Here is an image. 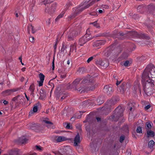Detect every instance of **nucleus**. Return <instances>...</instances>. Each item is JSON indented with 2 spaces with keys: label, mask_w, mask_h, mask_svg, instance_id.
<instances>
[{
  "label": "nucleus",
  "mask_w": 155,
  "mask_h": 155,
  "mask_svg": "<svg viewBox=\"0 0 155 155\" xmlns=\"http://www.w3.org/2000/svg\"><path fill=\"white\" fill-rule=\"evenodd\" d=\"M142 79L146 81L143 84V89L148 95L152 93L154 83L155 81V68L153 66H148L143 72Z\"/></svg>",
  "instance_id": "nucleus-1"
},
{
  "label": "nucleus",
  "mask_w": 155,
  "mask_h": 155,
  "mask_svg": "<svg viewBox=\"0 0 155 155\" xmlns=\"http://www.w3.org/2000/svg\"><path fill=\"white\" fill-rule=\"evenodd\" d=\"M100 0H86L83 4L81 7L77 8V11L80 10L82 11L84 9L89 8L94 3L95 1H99Z\"/></svg>",
  "instance_id": "nucleus-2"
},
{
  "label": "nucleus",
  "mask_w": 155,
  "mask_h": 155,
  "mask_svg": "<svg viewBox=\"0 0 155 155\" xmlns=\"http://www.w3.org/2000/svg\"><path fill=\"white\" fill-rule=\"evenodd\" d=\"M88 36V34H86L79 39V44L80 46H83L84 44L91 39V38Z\"/></svg>",
  "instance_id": "nucleus-3"
},
{
  "label": "nucleus",
  "mask_w": 155,
  "mask_h": 155,
  "mask_svg": "<svg viewBox=\"0 0 155 155\" xmlns=\"http://www.w3.org/2000/svg\"><path fill=\"white\" fill-rule=\"evenodd\" d=\"M57 6V4L56 3H54L51 5L50 7H47L45 9V12L46 13H51L55 11Z\"/></svg>",
  "instance_id": "nucleus-4"
},
{
  "label": "nucleus",
  "mask_w": 155,
  "mask_h": 155,
  "mask_svg": "<svg viewBox=\"0 0 155 155\" xmlns=\"http://www.w3.org/2000/svg\"><path fill=\"white\" fill-rule=\"evenodd\" d=\"M96 64L98 65L103 66L104 68H106L108 65V63L106 60H97L96 61Z\"/></svg>",
  "instance_id": "nucleus-5"
},
{
  "label": "nucleus",
  "mask_w": 155,
  "mask_h": 155,
  "mask_svg": "<svg viewBox=\"0 0 155 155\" xmlns=\"http://www.w3.org/2000/svg\"><path fill=\"white\" fill-rule=\"evenodd\" d=\"M74 145L75 146L77 147L79 145L81 141L79 135L78 134L75 137L74 140Z\"/></svg>",
  "instance_id": "nucleus-6"
},
{
  "label": "nucleus",
  "mask_w": 155,
  "mask_h": 155,
  "mask_svg": "<svg viewBox=\"0 0 155 155\" xmlns=\"http://www.w3.org/2000/svg\"><path fill=\"white\" fill-rule=\"evenodd\" d=\"M105 43V41H97L94 42L93 45L94 47H98L104 45Z\"/></svg>",
  "instance_id": "nucleus-7"
},
{
  "label": "nucleus",
  "mask_w": 155,
  "mask_h": 155,
  "mask_svg": "<svg viewBox=\"0 0 155 155\" xmlns=\"http://www.w3.org/2000/svg\"><path fill=\"white\" fill-rule=\"evenodd\" d=\"M38 76L40 79V81L38 82L39 85V86H41L43 85L45 79V76L42 73H40L38 75Z\"/></svg>",
  "instance_id": "nucleus-8"
},
{
  "label": "nucleus",
  "mask_w": 155,
  "mask_h": 155,
  "mask_svg": "<svg viewBox=\"0 0 155 155\" xmlns=\"http://www.w3.org/2000/svg\"><path fill=\"white\" fill-rule=\"evenodd\" d=\"M69 140L63 136H59L57 139L56 140L58 142H61L64 141Z\"/></svg>",
  "instance_id": "nucleus-9"
},
{
  "label": "nucleus",
  "mask_w": 155,
  "mask_h": 155,
  "mask_svg": "<svg viewBox=\"0 0 155 155\" xmlns=\"http://www.w3.org/2000/svg\"><path fill=\"white\" fill-rule=\"evenodd\" d=\"M155 135V133L154 132L151 130L147 131V137H153Z\"/></svg>",
  "instance_id": "nucleus-10"
},
{
  "label": "nucleus",
  "mask_w": 155,
  "mask_h": 155,
  "mask_svg": "<svg viewBox=\"0 0 155 155\" xmlns=\"http://www.w3.org/2000/svg\"><path fill=\"white\" fill-rule=\"evenodd\" d=\"M28 31L29 33L31 31V33H34L35 32V30L33 26L31 25H29L28 28Z\"/></svg>",
  "instance_id": "nucleus-11"
},
{
  "label": "nucleus",
  "mask_w": 155,
  "mask_h": 155,
  "mask_svg": "<svg viewBox=\"0 0 155 155\" xmlns=\"http://www.w3.org/2000/svg\"><path fill=\"white\" fill-rule=\"evenodd\" d=\"M38 110V106L37 105L35 106L33 108V110H31L29 113V115H31L34 113H35Z\"/></svg>",
  "instance_id": "nucleus-12"
},
{
  "label": "nucleus",
  "mask_w": 155,
  "mask_h": 155,
  "mask_svg": "<svg viewBox=\"0 0 155 155\" xmlns=\"http://www.w3.org/2000/svg\"><path fill=\"white\" fill-rule=\"evenodd\" d=\"M112 90V88L108 86H105L104 89V91L107 94L109 93V91H111Z\"/></svg>",
  "instance_id": "nucleus-13"
},
{
  "label": "nucleus",
  "mask_w": 155,
  "mask_h": 155,
  "mask_svg": "<svg viewBox=\"0 0 155 155\" xmlns=\"http://www.w3.org/2000/svg\"><path fill=\"white\" fill-rule=\"evenodd\" d=\"M13 92V91L12 90H8L3 91L2 94L5 95H8L11 94Z\"/></svg>",
  "instance_id": "nucleus-14"
},
{
  "label": "nucleus",
  "mask_w": 155,
  "mask_h": 155,
  "mask_svg": "<svg viewBox=\"0 0 155 155\" xmlns=\"http://www.w3.org/2000/svg\"><path fill=\"white\" fill-rule=\"evenodd\" d=\"M146 126L145 127L146 129L147 130L150 129L152 127L150 121H148L146 123Z\"/></svg>",
  "instance_id": "nucleus-15"
},
{
  "label": "nucleus",
  "mask_w": 155,
  "mask_h": 155,
  "mask_svg": "<svg viewBox=\"0 0 155 155\" xmlns=\"http://www.w3.org/2000/svg\"><path fill=\"white\" fill-rule=\"evenodd\" d=\"M43 123H44L48 125H46L48 127V126H50L52 125V123L51 122H50L47 120H43Z\"/></svg>",
  "instance_id": "nucleus-16"
},
{
  "label": "nucleus",
  "mask_w": 155,
  "mask_h": 155,
  "mask_svg": "<svg viewBox=\"0 0 155 155\" xmlns=\"http://www.w3.org/2000/svg\"><path fill=\"white\" fill-rule=\"evenodd\" d=\"M74 51L75 52H76V44L75 43L74 45L71 46L70 49L71 52H73Z\"/></svg>",
  "instance_id": "nucleus-17"
},
{
  "label": "nucleus",
  "mask_w": 155,
  "mask_h": 155,
  "mask_svg": "<svg viewBox=\"0 0 155 155\" xmlns=\"http://www.w3.org/2000/svg\"><path fill=\"white\" fill-rule=\"evenodd\" d=\"M64 14V12H61L60 15H59L56 18L55 20L56 21H57L60 18H62Z\"/></svg>",
  "instance_id": "nucleus-18"
},
{
  "label": "nucleus",
  "mask_w": 155,
  "mask_h": 155,
  "mask_svg": "<svg viewBox=\"0 0 155 155\" xmlns=\"http://www.w3.org/2000/svg\"><path fill=\"white\" fill-rule=\"evenodd\" d=\"M155 144L153 140H151L149 141L148 143V147H150L151 148L153 147V146Z\"/></svg>",
  "instance_id": "nucleus-19"
},
{
  "label": "nucleus",
  "mask_w": 155,
  "mask_h": 155,
  "mask_svg": "<svg viewBox=\"0 0 155 155\" xmlns=\"http://www.w3.org/2000/svg\"><path fill=\"white\" fill-rule=\"evenodd\" d=\"M36 149L38 151H41L43 150V148L40 146L36 145L35 146Z\"/></svg>",
  "instance_id": "nucleus-20"
},
{
  "label": "nucleus",
  "mask_w": 155,
  "mask_h": 155,
  "mask_svg": "<svg viewBox=\"0 0 155 155\" xmlns=\"http://www.w3.org/2000/svg\"><path fill=\"white\" fill-rule=\"evenodd\" d=\"M42 2L44 3L45 5L47 4H48L51 2L52 0H41Z\"/></svg>",
  "instance_id": "nucleus-21"
},
{
  "label": "nucleus",
  "mask_w": 155,
  "mask_h": 155,
  "mask_svg": "<svg viewBox=\"0 0 155 155\" xmlns=\"http://www.w3.org/2000/svg\"><path fill=\"white\" fill-rule=\"evenodd\" d=\"M22 97H21L20 96H18L17 97H14V98L12 99V100L13 101H15L17 100H18V99H22Z\"/></svg>",
  "instance_id": "nucleus-22"
},
{
  "label": "nucleus",
  "mask_w": 155,
  "mask_h": 155,
  "mask_svg": "<svg viewBox=\"0 0 155 155\" xmlns=\"http://www.w3.org/2000/svg\"><path fill=\"white\" fill-rule=\"evenodd\" d=\"M68 38L69 40H72L74 37V36H71V34L70 33H69L68 34Z\"/></svg>",
  "instance_id": "nucleus-23"
},
{
  "label": "nucleus",
  "mask_w": 155,
  "mask_h": 155,
  "mask_svg": "<svg viewBox=\"0 0 155 155\" xmlns=\"http://www.w3.org/2000/svg\"><path fill=\"white\" fill-rule=\"evenodd\" d=\"M64 125L65 127L68 129H70L71 128V126L70 124L68 123H65L64 124Z\"/></svg>",
  "instance_id": "nucleus-24"
},
{
  "label": "nucleus",
  "mask_w": 155,
  "mask_h": 155,
  "mask_svg": "<svg viewBox=\"0 0 155 155\" xmlns=\"http://www.w3.org/2000/svg\"><path fill=\"white\" fill-rule=\"evenodd\" d=\"M137 132L138 133H141L142 132L141 127H138L137 129Z\"/></svg>",
  "instance_id": "nucleus-25"
},
{
  "label": "nucleus",
  "mask_w": 155,
  "mask_h": 155,
  "mask_svg": "<svg viewBox=\"0 0 155 155\" xmlns=\"http://www.w3.org/2000/svg\"><path fill=\"white\" fill-rule=\"evenodd\" d=\"M61 78H64L66 77V74L65 73H61L60 74Z\"/></svg>",
  "instance_id": "nucleus-26"
},
{
  "label": "nucleus",
  "mask_w": 155,
  "mask_h": 155,
  "mask_svg": "<svg viewBox=\"0 0 155 155\" xmlns=\"http://www.w3.org/2000/svg\"><path fill=\"white\" fill-rule=\"evenodd\" d=\"M124 65L126 67L130 65V62L128 61H126L124 63Z\"/></svg>",
  "instance_id": "nucleus-27"
},
{
  "label": "nucleus",
  "mask_w": 155,
  "mask_h": 155,
  "mask_svg": "<svg viewBox=\"0 0 155 155\" xmlns=\"http://www.w3.org/2000/svg\"><path fill=\"white\" fill-rule=\"evenodd\" d=\"M29 90L31 91V92H33L34 91V86L33 85H31L29 87Z\"/></svg>",
  "instance_id": "nucleus-28"
},
{
  "label": "nucleus",
  "mask_w": 155,
  "mask_h": 155,
  "mask_svg": "<svg viewBox=\"0 0 155 155\" xmlns=\"http://www.w3.org/2000/svg\"><path fill=\"white\" fill-rule=\"evenodd\" d=\"M92 24L94 26L96 27L97 28H98L99 27V25L97 24V22H94L92 23Z\"/></svg>",
  "instance_id": "nucleus-29"
},
{
  "label": "nucleus",
  "mask_w": 155,
  "mask_h": 155,
  "mask_svg": "<svg viewBox=\"0 0 155 155\" xmlns=\"http://www.w3.org/2000/svg\"><path fill=\"white\" fill-rule=\"evenodd\" d=\"M29 40L30 41L32 42V43H34V37H30L29 38Z\"/></svg>",
  "instance_id": "nucleus-30"
},
{
  "label": "nucleus",
  "mask_w": 155,
  "mask_h": 155,
  "mask_svg": "<svg viewBox=\"0 0 155 155\" xmlns=\"http://www.w3.org/2000/svg\"><path fill=\"white\" fill-rule=\"evenodd\" d=\"M124 139V137L123 136H121L120 138V141L121 143L123 142V140Z\"/></svg>",
  "instance_id": "nucleus-31"
},
{
  "label": "nucleus",
  "mask_w": 155,
  "mask_h": 155,
  "mask_svg": "<svg viewBox=\"0 0 155 155\" xmlns=\"http://www.w3.org/2000/svg\"><path fill=\"white\" fill-rule=\"evenodd\" d=\"M93 59V57H90L87 60V62L88 63H89L90 61H91Z\"/></svg>",
  "instance_id": "nucleus-32"
},
{
  "label": "nucleus",
  "mask_w": 155,
  "mask_h": 155,
  "mask_svg": "<svg viewBox=\"0 0 155 155\" xmlns=\"http://www.w3.org/2000/svg\"><path fill=\"white\" fill-rule=\"evenodd\" d=\"M66 48V47L65 46H64V45H63L61 49V52H64Z\"/></svg>",
  "instance_id": "nucleus-33"
},
{
  "label": "nucleus",
  "mask_w": 155,
  "mask_h": 155,
  "mask_svg": "<svg viewBox=\"0 0 155 155\" xmlns=\"http://www.w3.org/2000/svg\"><path fill=\"white\" fill-rule=\"evenodd\" d=\"M150 107V105H148L145 107V109L146 110H148L149 109Z\"/></svg>",
  "instance_id": "nucleus-34"
},
{
  "label": "nucleus",
  "mask_w": 155,
  "mask_h": 155,
  "mask_svg": "<svg viewBox=\"0 0 155 155\" xmlns=\"http://www.w3.org/2000/svg\"><path fill=\"white\" fill-rule=\"evenodd\" d=\"M104 11V9L103 10H101V9H98V10L97 11V12H98L100 14L102 13L103 12V11Z\"/></svg>",
  "instance_id": "nucleus-35"
},
{
  "label": "nucleus",
  "mask_w": 155,
  "mask_h": 155,
  "mask_svg": "<svg viewBox=\"0 0 155 155\" xmlns=\"http://www.w3.org/2000/svg\"><path fill=\"white\" fill-rule=\"evenodd\" d=\"M71 34V36H74V37L76 36V35L75 31H73L71 32H70Z\"/></svg>",
  "instance_id": "nucleus-36"
},
{
  "label": "nucleus",
  "mask_w": 155,
  "mask_h": 155,
  "mask_svg": "<svg viewBox=\"0 0 155 155\" xmlns=\"http://www.w3.org/2000/svg\"><path fill=\"white\" fill-rule=\"evenodd\" d=\"M51 23V20L50 19H48L46 21V23L47 25H49Z\"/></svg>",
  "instance_id": "nucleus-37"
},
{
  "label": "nucleus",
  "mask_w": 155,
  "mask_h": 155,
  "mask_svg": "<svg viewBox=\"0 0 155 155\" xmlns=\"http://www.w3.org/2000/svg\"><path fill=\"white\" fill-rule=\"evenodd\" d=\"M102 7H103V8H106V9H108L109 8L108 6V5H103L102 6Z\"/></svg>",
  "instance_id": "nucleus-38"
},
{
  "label": "nucleus",
  "mask_w": 155,
  "mask_h": 155,
  "mask_svg": "<svg viewBox=\"0 0 155 155\" xmlns=\"http://www.w3.org/2000/svg\"><path fill=\"white\" fill-rule=\"evenodd\" d=\"M54 60H53L52 62V70H54Z\"/></svg>",
  "instance_id": "nucleus-39"
},
{
  "label": "nucleus",
  "mask_w": 155,
  "mask_h": 155,
  "mask_svg": "<svg viewBox=\"0 0 155 155\" xmlns=\"http://www.w3.org/2000/svg\"><path fill=\"white\" fill-rule=\"evenodd\" d=\"M78 80H76L74 81L73 84H75L77 83H78Z\"/></svg>",
  "instance_id": "nucleus-40"
},
{
  "label": "nucleus",
  "mask_w": 155,
  "mask_h": 155,
  "mask_svg": "<svg viewBox=\"0 0 155 155\" xmlns=\"http://www.w3.org/2000/svg\"><path fill=\"white\" fill-rule=\"evenodd\" d=\"M3 103L5 105H6L8 103V102L6 101H4Z\"/></svg>",
  "instance_id": "nucleus-41"
},
{
  "label": "nucleus",
  "mask_w": 155,
  "mask_h": 155,
  "mask_svg": "<svg viewBox=\"0 0 155 155\" xmlns=\"http://www.w3.org/2000/svg\"><path fill=\"white\" fill-rule=\"evenodd\" d=\"M120 82H121V81H117V82L116 83L117 85H118L119 84H120Z\"/></svg>",
  "instance_id": "nucleus-42"
},
{
  "label": "nucleus",
  "mask_w": 155,
  "mask_h": 155,
  "mask_svg": "<svg viewBox=\"0 0 155 155\" xmlns=\"http://www.w3.org/2000/svg\"><path fill=\"white\" fill-rule=\"evenodd\" d=\"M25 68H23L21 69V71H25Z\"/></svg>",
  "instance_id": "nucleus-43"
},
{
  "label": "nucleus",
  "mask_w": 155,
  "mask_h": 155,
  "mask_svg": "<svg viewBox=\"0 0 155 155\" xmlns=\"http://www.w3.org/2000/svg\"><path fill=\"white\" fill-rule=\"evenodd\" d=\"M25 96L26 97V98L27 99V100L28 101L29 100V98L27 96L25 93Z\"/></svg>",
  "instance_id": "nucleus-44"
},
{
  "label": "nucleus",
  "mask_w": 155,
  "mask_h": 155,
  "mask_svg": "<svg viewBox=\"0 0 155 155\" xmlns=\"http://www.w3.org/2000/svg\"><path fill=\"white\" fill-rule=\"evenodd\" d=\"M97 121H99L101 119L99 117H97Z\"/></svg>",
  "instance_id": "nucleus-45"
},
{
  "label": "nucleus",
  "mask_w": 155,
  "mask_h": 155,
  "mask_svg": "<svg viewBox=\"0 0 155 155\" xmlns=\"http://www.w3.org/2000/svg\"><path fill=\"white\" fill-rule=\"evenodd\" d=\"M70 61L69 60H68L67 62V64H68V65L69 64H70Z\"/></svg>",
  "instance_id": "nucleus-46"
},
{
  "label": "nucleus",
  "mask_w": 155,
  "mask_h": 155,
  "mask_svg": "<svg viewBox=\"0 0 155 155\" xmlns=\"http://www.w3.org/2000/svg\"><path fill=\"white\" fill-rule=\"evenodd\" d=\"M19 59L20 60V61L21 62V61H22V58H21V57H20L19 58Z\"/></svg>",
  "instance_id": "nucleus-47"
},
{
  "label": "nucleus",
  "mask_w": 155,
  "mask_h": 155,
  "mask_svg": "<svg viewBox=\"0 0 155 155\" xmlns=\"http://www.w3.org/2000/svg\"><path fill=\"white\" fill-rule=\"evenodd\" d=\"M56 47H57V44H55V45H54V49H56Z\"/></svg>",
  "instance_id": "nucleus-48"
},
{
  "label": "nucleus",
  "mask_w": 155,
  "mask_h": 155,
  "mask_svg": "<svg viewBox=\"0 0 155 155\" xmlns=\"http://www.w3.org/2000/svg\"><path fill=\"white\" fill-rule=\"evenodd\" d=\"M44 94H41L40 95L41 97V96L44 97Z\"/></svg>",
  "instance_id": "nucleus-49"
},
{
  "label": "nucleus",
  "mask_w": 155,
  "mask_h": 155,
  "mask_svg": "<svg viewBox=\"0 0 155 155\" xmlns=\"http://www.w3.org/2000/svg\"><path fill=\"white\" fill-rule=\"evenodd\" d=\"M130 111H131L132 110V107H130Z\"/></svg>",
  "instance_id": "nucleus-50"
},
{
  "label": "nucleus",
  "mask_w": 155,
  "mask_h": 155,
  "mask_svg": "<svg viewBox=\"0 0 155 155\" xmlns=\"http://www.w3.org/2000/svg\"><path fill=\"white\" fill-rule=\"evenodd\" d=\"M34 6V4H33V5H31L30 6L31 7H33Z\"/></svg>",
  "instance_id": "nucleus-51"
},
{
  "label": "nucleus",
  "mask_w": 155,
  "mask_h": 155,
  "mask_svg": "<svg viewBox=\"0 0 155 155\" xmlns=\"http://www.w3.org/2000/svg\"><path fill=\"white\" fill-rule=\"evenodd\" d=\"M16 17H18V14L17 13L16 14Z\"/></svg>",
  "instance_id": "nucleus-52"
},
{
  "label": "nucleus",
  "mask_w": 155,
  "mask_h": 155,
  "mask_svg": "<svg viewBox=\"0 0 155 155\" xmlns=\"http://www.w3.org/2000/svg\"><path fill=\"white\" fill-rule=\"evenodd\" d=\"M138 87H139V85H138V84L137 85V88Z\"/></svg>",
  "instance_id": "nucleus-53"
},
{
  "label": "nucleus",
  "mask_w": 155,
  "mask_h": 155,
  "mask_svg": "<svg viewBox=\"0 0 155 155\" xmlns=\"http://www.w3.org/2000/svg\"><path fill=\"white\" fill-rule=\"evenodd\" d=\"M130 154H131V153H130V152L129 153H128V155H130Z\"/></svg>",
  "instance_id": "nucleus-54"
},
{
  "label": "nucleus",
  "mask_w": 155,
  "mask_h": 155,
  "mask_svg": "<svg viewBox=\"0 0 155 155\" xmlns=\"http://www.w3.org/2000/svg\"><path fill=\"white\" fill-rule=\"evenodd\" d=\"M130 150H127V152H130Z\"/></svg>",
  "instance_id": "nucleus-55"
},
{
  "label": "nucleus",
  "mask_w": 155,
  "mask_h": 155,
  "mask_svg": "<svg viewBox=\"0 0 155 155\" xmlns=\"http://www.w3.org/2000/svg\"><path fill=\"white\" fill-rule=\"evenodd\" d=\"M25 142V141L24 142H22V143H24Z\"/></svg>",
  "instance_id": "nucleus-56"
},
{
  "label": "nucleus",
  "mask_w": 155,
  "mask_h": 155,
  "mask_svg": "<svg viewBox=\"0 0 155 155\" xmlns=\"http://www.w3.org/2000/svg\"><path fill=\"white\" fill-rule=\"evenodd\" d=\"M2 114V113L0 111V114Z\"/></svg>",
  "instance_id": "nucleus-57"
},
{
  "label": "nucleus",
  "mask_w": 155,
  "mask_h": 155,
  "mask_svg": "<svg viewBox=\"0 0 155 155\" xmlns=\"http://www.w3.org/2000/svg\"><path fill=\"white\" fill-rule=\"evenodd\" d=\"M21 64H22V65H24V64H23V63H22V62H21Z\"/></svg>",
  "instance_id": "nucleus-58"
},
{
  "label": "nucleus",
  "mask_w": 155,
  "mask_h": 155,
  "mask_svg": "<svg viewBox=\"0 0 155 155\" xmlns=\"http://www.w3.org/2000/svg\"><path fill=\"white\" fill-rule=\"evenodd\" d=\"M61 99H64V98H63V97H61Z\"/></svg>",
  "instance_id": "nucleus-59"
},
{
  "label": "nucleus",
  "mask_w": 155,
  "mask_h": 155,
  "mask_svg": "<svg viewBox=\"0 0 155 155\" xmlns=\"http://www.w3.org/2000/svg\"><path fill=\"white\" fill-rule=\"evenodd\" d=\"M154 123H155V120H154Z\"/></svg>",
  "instance_id": "nucleus-60"
},
{
  "label": "nucleus",
  "mask_w": 155,
  "mask_h": 155,
  "mask_svg": "<svg viewBox=\"0 0 155 155\" xmlns=\"http://www.w3.org/2000/svg\"><path fill=\"white\" fill-rule=\"evenodd\" d=\"M16 153H14V154H16Z\"/></svg>",
  "instance_id": "nucleus-61"
},
{
  "label": "nucleus",
  "mask_w": 155,
  "mask_h": 155,
  "mask_svg": "<svg viewBox=\"0 0 155 155\" xmlns=\"http://www.w3.org/2000/svg\"><path fill=\"white\" fill-rule=\"evenodd\" d=\"M113 77H114V78H115V76H114H114H113Z\"/></svg>",
  "instance_id": "nucleus-62"
},
{
  "label": "nucleus",
  "mask_w": 155,
  "mask_h": 155,
  "mask_svg": "<svg viewBox=\"0 0 155 155\" xmlns=\"http://www.w3.org/2000/svg\"><path fill=\"white\" fill-rule=\"evenodd\" d=\"M113 77H114V78H115V76H114H114H113Z\"/></svg>",
  "instance_id": "nucleus-63"
},
{
  "label": "nucleus",
  "mask_w": 155,
  "mask_h": 155,
  "mask_svg": "<svg viewBox=\"0 0 155 155\" xmlns=\"http://www.w3.org/2000/svg\"><path fill=\"white\" fill-rule=\"evenodd\" d=\"M48 155H51L50 154H48Z\"/></svg>",
  "instance_id": "nucleus-64"
}]
</instances>
